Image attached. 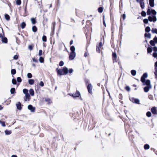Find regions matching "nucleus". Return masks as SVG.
I'll list each match as a JSON object with an SVG mask.
<instances>
[{"mask_svg": "<svg viewBox=\"0 0 157 157\" xmlns=\"http://www.w3.org/2000/svg\"><path fill=\"white\" fill-rule=\"evenodd\" d=\"M147 13V15H150L151 13L153 15V16H149L148 17V20L150 21L151 22L153 21L155 22L157 21V18L155 16V15L156 14V12L154 10H152L149 7Z\"/></svg>", "mask_w": 157, "mask_h": 157, "instance_id": "nucleus-1", "label": "nucleus"}, {"mask_svg": "<svg viewBox=\"0 0 157 157\" xmlns=\"http://www.w3.org/2000/svg\"><path fill=\"white\" fill-rule=\"evenodd\" d=\"M129 99L133 103L138 104L139 103L140 100L138 99L135 98H130Z\"/></svg>", "mask_w": 157, "mask_h": 157, "instance_id": "nucleus-2", "label": "nucleus"}, {"mask_svg": "<svg viewBox=\"0 0 157 157\" xmlns=\"http://www.w3.org/2000/svg\"><path fill=\"white\" fill-rule=\"evenodd\" d=\"M136 1L137 2L140 3L142 9L144 8L145 6L144 0H136Z\"/></svg>", "mask_w": 157, "mask_h": 157, "instance_id": "nucleus-3", "label": "nucleus"}, {"mask_svg": "<svg viewBox=\"0 0 157 157\" xmlns=\"http://www.w3.org/2000/svg\"><path fill=\"white\" fill-rule=\"evenodd\" d=\"M75 56V52H71L69 57V59L71 60H73L74 59Z\"/></svg>", "mask_w": 157, "mask_h": 157, "instance_id": "nucleus-4", "label": "nucleus"}, {"mask_svg": "<svg viewBox=\"0 0 157 157\" xmlns=\"http://www.w3.org/2000/svg\"><path fill=\"white\" fill-rule=\"evenodd\" d=\"M151 86H146L144 88V91L145 92H147L149 89L151 88Z\"/></svg>", "mask_w": 157, "mask_h": 157, "instance_id": "nucleus-5", "label": "nucleus"}, {"mask_svg": "<svg viewBox=\"0 0 157 157\" xmlns=\"http://www.w3.org/2000/svg\"><path fill=\"white\" fill-rule=\"evenodd\" d=\"M87 89L89 92L91 94L92 93V86L91 84H89L87 86Z\"/></svg>", "mask_w": 157, "mask_h": 157, "instance_id": "nucleus-6", "label": "nucleus"}, {"mask_svg": "<svg viewBox=\"0 0 157 157\" xmlns=\"http://www.w3.org/2000/svg\"><path fill=\"white\" fill-rule=\"evenodd\" d=\"M80 95V94L79 92L78 91H77L76 93L75 94H73L72 95H70L72 96L74 98V97H79Z\"/></svg>", "mask_w": 157, "mask_h": 157, "instance_id": "nucleus-7", "label": "nucleus"}, {"mask_svg": "<svg viewBox=\"0 0 157 157\" xmlns=\"http://www.w3.org/2000/svg\"><path fill=\"white\" fill-rule=\"evenodd\" d=\"M24 100L26 101H29L30 99V97L29 94H25V97H24Z\"/></svg>", "mask_w": 157, "mask_h": 157, "instance_id": "nucleus-8", "label": "nucleus"}, {"mask_svg": "<svg viewBox=\"0 0 157 157\" xmlns=\"http://www.w3.org/2000/svg\"><path fill=\"white\" fill-rule=\"evenodd\" d=\"M29 109L30 110L31 112H34L35 110V108L33 107L31 105H29L28 107Z\"/></svg>", "mask_w": 157, "mask_h": 157, "instance_id": "nucleus-9", "label": "nucleus"}, {"mask_svg": "<svg viewBox=\"0 0 157 157\" xmlns=\"http://www.w3.org/2000/svg\"><path fill=\"white\" fill-rule=\"evenodd\" d=\"M113 56V62H117V55L116 53H113L112 54Z\"/></svg>", "mask_w": 157, "mask_h": 157, "instance_id": "nucleus-10", "label": "nucleus"}, {"mask_svg": "<svg viewBox=\"0 0 157 157\" xmlns=\"http://www.w3.org/2000/svg\"><path fill=\"white\" fill-rule=\"evenodd\" d=\"M57 73L58 75H63V69H59L57 71Z\"/></svg>", "mask_w": 157, "mask_h": 157, "instance_id": "nucleus-11", "label": "nucleus"}, {"mask_svg": "<svg viewBox=\"0 0 157 157\" xmlns=\"http://www.w3.org/2000/svg\"><path fill=\"white\" fill-rule=\"evenodd\" d=\"M144 83V85H146L147 86H151L150 83V81L149 80H147Z\"/></svg>", "mask_w": 157, "mask_h": 157, "instance_id": "nucleus-12", "label": "nucleus"}, {"mask_svg": "<svg viewBox=\"0 0 157 157\" xmlns=\"http://www.w3.org/2000/svg\"><path fill=\"white\" fill-rule=\"evenodd\" d=\"M151 112L153 114H156L157 110L155 107H154L151 109Z\"/></svg>", "mask_w": 157, "mask_h": 157, "instance_id": "nucleus-13", "label": "nucleus"}, {"mask_svg": "<svg viewBox=\"0 0 157 157\" xmlns=\"http://www.w3.org/2000/svg\"><path fill=\"white\" fill-rule=\"evenodd\" d=\"M16 105L17 106V108L19 110H21V103L19 102H18L16 104Z\"/></svg>", "mask_w": 157, "mask_h": 157, "instance_id": "nucleus-14", "label": "nucleus"}, {"mask_svg": "<svg viewBox=\"0 0 157 157\" xmlns=\"http://www.w3.org/2000/svg\"><path fill=\"white\" fill-rule=\"evenodd\" d=\"M68 68L66 67H64L63 69V71L64 75H66L68 73Z\"/></svg>", "mask_w": 157, "mask_h": 157, "instance_id": "nucleus-15", "label": "nucleus"}, {"mask_svg": "<svg viewBox=\"0 0 157 157\" xmlns=\"http://www.w3.org/2000/svg\"><path fill=\"white\" fill-rule=\"evenodd\" d=\"M149 4L151 7H154V0H149Z\"/></svg>", "mask_w": 157, "mask_h": 157, "instance_id": "nucleus-16", "label": "nucleus"}, {"mask_svg": "<svg viewBox=\"0 0 157 157\" xmlns=\"http://www.w3.org/2000/svg\"><path fill=\"white\" fill-rule=\"evenodd\" d=\"M29 92L30 94L32 96H33L34 95V91L32 89H30L29 90Z\"/></svg>", "mask_w": 157, "mask_h": 157, "instance_id": "nucleus-17", "label": "nucleus"}, {"mask_svg": "<svg viewBox=\"0 0 157 157\" xmlns=\"http://www.w3.org/2000/svg\"><path fill=\"white\" fill-rule=\"evenodd\" d=\"M34 80L33 79H29L28 81L29 83L31 85H33L34 83Z\"/></svg>", "mask_w": 157, "mask_h": 157, "instance_id": "nucleus-18", "label": "nucleus"}, {"mask_svg": "<svg viewBox=\"0 0 157 157\" xmlns=\"http://www.w3.org/2000/svg\"><path fill=\"white\" fill-rule=\"evenodd\" d=\"M45 101L48 102V104H50L52 103V101L49 98H46L45 99Z\"/></svg>", "mask_w": 157, "mask_h": 157, "instance_id": "nucleus-19", "label": "nucleus"}, {"mask_svg": "<svg viewBox=\"0 0 157 157\" xmlns=\"http://www.w3.org/2000/svg\"><path fill=\"white\" fill-rule=\"evenodd\" d=\"M2 42L6 43L7 42V39L6 37H2Z\"/></svg>", "mask_w": 157, "mask_h": 157, "instance_id": "nucleus-20", "label": "nucleus"}, {"mask_svg": "<svg viewBox=\"0 0 157 157\" xmlns=\"http://www.w3.org/2000/svg\"><path fill=\"white\" fill-rule=\"evenodd\" d=\"M5 132L6 135H10L11 133V131L8 130H5Z\"/></svg>", "mask_w": 157, "mask_h": 157, "instance_id": "nucleus-21", "label": "nucleus"}, {"mask_svg": "<svg viewBox=\"0 0 157 157\" xmlns=\"http://www.w3.org/2000/svg\"><path fill=\"white\" fill-rule=\"evenodd\" d=\"M31 20L33 24H35L36 22L35 18H32L31 19Z\"/></svg>", "mask_w": 157, "mask_h": 157, "instance_id": "nucleus-22", "label": "nucleus"}, {"mask_svg": "<svg viewBox=\"0 0 157 157\" xmlns=\"http://www.w3.org/2000/svg\"><path fill=\"white\" fill-rule=\"evenodd\" d=\"M23 92L24 94H28V90L26 89H24L23 90Z\"/></svg>", "mask_w": 157, "mask_h": 157, "instance_id": "nucleus-23", "label": "nucleus"}, {"mask_svg": "<svg viewBox=\"0 0 157 157\" xmlns=\"http://www.w3.org/2000/svg\"><path fill=\"white\" fill-rule=\"evenodd\" d=\"M151 32L153 33H156L157 34V29L152 28L151 30Z\"/></svg>", "mask_w": 157, "mask_h": 157, "instance_id": "nucleus-24", "label": "nucleus"}, {"mask_svg": "<svg viewBox=\"0 0 157 157\" xmlns=\"http://www.w3.org/2000/svg\"><path fill=\"white\" fill-rule=\"evenodd\" d=\"M145 37H147L149 38H150L151 37V34L150 33H145L144 34Z\"/></svg>", "mask_w": 157, "mask_h": 157, "instance_id": "nucleus-25", "label": "nucleus"}, {"mask_svg": "<svg viewBox=\"0 0 157 157\" xmlns=\"http://www.w3.org/2000/svg\"><path fill=\"white\" fill-rule=\"evenodd\" d=\"M32 31L34 32H36L37 31V28H36V27L35 26H33V27H32Z\"/></svg>", "mask_w": 157, "mask_h": 157, "instance_id": "nucleus-26", "label": "nucleus"}, {"mask_svg": "<svg viewBox=\"0 0 157 157\" xmlns=\"http://www.w3.org/2000/svg\"><path fill=\"white\" fill-rule=\"evenodd\" d=\"M70 49L71 51V52H75V48L74 46H72L70 48Z\"/></svg>", "mask_w": 157, "mask_h": 157, "instance_id": "nucleus-27", "label": "nucleus"}, {"mask_svg": "<svg viewBox=\"0 0 157 157\" xmlns=\"http://www.w3.org/2000/svg\"><path fill=\"white\" fill-rule=\"evenodd\" d=\"M131 73L132 75L135 76L136 75V71L135 70H132L131 71Z\"/></svg>", "mask_w": 157, "mask_h": 157, "instance_id": "nucleus-28", "label": "nucleus"}, {"mask_svg": "<svg viewBox=\"0 0 157 157\" xmlns=\"http://www.w3.org/2000/svg\"><path fill=\"white\" fill-rule=\"evenodd\" d=\"M150 28L149 27L147 26L145 28V31L146 32H149L150 31Z\"/></svg>", "mask_w": 157, "mask_h": 157, "instance_id": "nucleus-29", "label": "nucleus"}, {"mask_svg": "<svg viewBox=\"0 0 157 157\" xmlns=\"http://www.w3.org/2000/svg\"><path fill=\"white\" fill-rule=\"evenodd\" d=\"M144 147L145 149L147 150V149H148L150 147H149V146L148 144H146L144 145Z\"/></svg>", "mask_w": 157, "mask_h": 157, "instance_id": "nucleus-30", "label": "nucleus"}, {"mask_svg": "<svg viewBox=\"0 0 157 157\" xmlns=\"http://www.w3.org/2000/svg\"><path fill=\"white\" fill-rule=\"evenodd\" d=\"M25 26L26 24L24 22H23L21 24V27L22 29H24L25 28Z\"/></svg>", "mask_w": 157, "mask_h": 157, "instance_id": "nucleus-31", "label": "nucleus"}, {"mask_svg": "<svg viewBox=\"0 0 157 157\" xmlns=\"http://www.w3.org/2000/svg\"><path fill=\"white\" fill-rule=\"evenodd\" d=\"M5 18L7 20H9L10 19V16L7 14L5 15Z\"/></svg>", "mask_w": 157, "mask_h": 157, "instance_id": "nucleus-32", "label": "nucleus"}, {"mask_svg": "<svg viewBox=\"0 0 157 157\" xmlns=\"http://www.w3.org/2000/svg\"><path fill=\"white\" fill-rule=\"evenodd\" d=\"M96 48V51L98 53H100V48L101 47H100L99 46L97 45Z\"/></svg>", "mask_w": 157, "mask_h": 157, "instance_id": "nucleus-33", "label": "nucleus"}, {"mask_svg": "<svg viewBox=\"0 0 157 157\" xmlns=\"http://www.w3.org/2000/svg\"><path fill=\"white\" fill-rule=\"evenodd\" d=\"M11 94H14L15 91V89L14 88H11L10 90Z\"/></svg>", "mask_w": 157, "mask_h": 157, "instance_id": "nucleus-34", "label": "nucleus"}, {"mask_svg": "<svg viewBox=\"0 0 157 157\" xmlns=\"http://www.w3.org/2000/svg\"><path fill=\"white\" fill-rule=\"evenodd\" d=\"M16 3L17 5H21V0H17L16 1Z\"/></svg>", "mask_w": 157, "mask_h": 157, "instance_id": "nucleus-35", "label": "nucleus"}, {"mask_svg": "<svg viewBox=\"0 0 157 157\" xmlns=\"http://www.w3.org/2000/svg\"><path fill=\"white\" fill-rule=\"evenodd\" d=\"M98 11L99 12L101 13L102 12L103 10V9L102 7H100L98 8Z\"/></svg>", "mask_w": 157, "mask_h": 157, "instance_id": "nucleus-36", "label": "nucleus"}, {"mask_svg": "<svg viewBox=\"0 0 157 157\" xmlns=\"http://www.w3.org/2000/svg\"><path fill=\"white\" fill-rule=\"evenodd\" d=\"M44 58L42 57H40L39 58V61L41 63H43L44 62Z\"/></svg>", "mask_w": 157, "mask_h": 157, "instance_id": "nucleus-37", "label": "nucleus"}, {"mask_svg": "<svg viewBox=\"0 0 157 157\" xmlns=\"http://www.w3.org/2000/svg\"><path fill=\"white\" fill-rule=\"evenodd\" d=\"M141 15L143 17H145L146 15V12L144 11H142L141 13Z\"/></svg>", "mask_w": 157, "mask_h": 157, "instance_id": "nucleus-38", "label": "nucleus"}, {"mask_svg": "<svg viewBox=\"0 0 157 157\" xmlns=\"http://www.w3.org/2000/svg\"><path fill=\"white\" fill-rule=\"evenodd\" d=\"M147 116L148 117H150L151 115V114L150 112H147L146 113Z\"/></svg>", "mask_w": 157, "mask_h": 157, "instance_id": "nucleus-39", "label": "nucleus"}, {"mask_svg": "<svg viewBox=\"0 0 157 157\" xmlns=\"http://www.w3.org/2000/svg\"><path fill=\"white\" fill-rule=\"evenodd\" d=\"M147 52L148 53H151L152 52L151 48L150 47H148L147 48Z\"/></svg>", "mask_w": 157, "mask_h": 157, "instance_id": "nucleus-40", "label": "nucleus"}, {"mask_svg": "<svg viewBox=\"0 0 157 157\" xmlns=\"http://www.w3.org/2000/svg\"><path fill=\"white\" fill-rule=\"evenodd\" d=\"M11 74L12 75H14L16 74V71L15 69H13L11 71Z\"/></svg>", "mask_w": 157, "mask_h": 157, "instance_id": "nucleus-41", "label": "nucleus"}, {"mask_svg": "<svg viewBox=\"0 0 157 157\" xmlns=\"http://www.w3.org/2000/svg\"><path fill=\"white\" fill-rule=\"evenodd\" d=\"M150 43L152 46H154L155 45L154 42L152 40H151L150 41Z\"/></svg>", "mask_w": 157, "mask_h": 157, "instance_id": "nucleus-42", "label": "nucleus"}, {"mask_svg": "<svg viewBox=\"0 0 157 157\" xmlns=\"http://www.w3.org/2000/svg\"><path fill=\"white\" fill-rule=\"evenodd\" d=\"M42 40L43 41L46 42V37L45 36H43L42 37Z\"/></svg>", "mask_w": 157, "mask_h": 157, "instance_id": "nucleus-43", "label": "nucleus"}, {"mask_svg": "<svg viewBox=\"0 0 157 157\" xmlns=\"http://www.w3.org/2000/svg\"><path fill=\"white\" fill-rule=\"evenodd\" d=\"M147 73H144L142 77H143L144 78H147Z\"/></svg>", "mask_w": 157, "mask_h": 157, "instance_id": "nucleus-44", "label": "nucleus"}, {"mask_svg": "<svg viewBox=\"0 0 157 157\" xmlns=\"http://www.w3.org/2000/svg\"><path fill=\"white\" fill-rule=\"evenodd\" d=\"M27 77L29 78H31L32 77V75L31 73H28L27 74Z\"/></svg>", "mask_w": 157, "mask_h": 157, "instance_id": "nucleus-45", "label": "nucleus"}, {"mask_svg": "<svg viewBox=\"0 0 157 157\" xmlns=\"http://www.w3.org/2000/svg\"><path fill=\"white\" fill-rule=\"evenodd\" d=\"M17 81L19 82H21V79L20 77H18L17 78Z\"/></svg>", "mask_w": 157, "mask_h": 157, "instance_id": "nucleus-46", "label": "nucleus"}, {"mask_svg": "<svg viewBox=\"0 0 157 157\" xmlns=\"http://www.w3.org/2000/svg\"><path fill=\"white\" fill-rule=\"evenodd\" d=\"M12 83L13 84H16L17 83L16 81V79H13L12 80Z\"/></svg>", "mask_w": 157, "mask_h": 157, "instance_id": "nucleus-47", "label": "nucleus"}, {"mask_svg": "<svg viewBox=\"0 0 157 157\" xmlns=\"http://www.w3.org/2000/svg\"><path fill=\"white\" fill-rule=\"evenodd\" d=\"M141 81L143 83H144L145 82V78L143 77H141Z\"/></svg>", "mask_w": 157, "mask_h": 157, "instance_id": "nucleus-48", "label": "nucleus"}, {"mask_svg": "<svg viewBox=\"0 0 157 157\" xmlns=\"http://www.w3.org/2000/svg\"><path fill=\"white\" fill-rule=\"evenodd\" d=\"M0 123L1 124L2 126L5 127L6 126L5 123L4 122L0 120Z\"/></svg>", "mask_w": 157, "mask_h": 157, "instance_id": "nucleus-49", "label": "nucleus"}, {"mask_svg": "<svg viewBox=\"0 0 157 157\" xmlns=\"http://www.w3.org/2000/svg\"><path fill=\"white\" fill-rule=\"evenodd\" d=\"M63 64H64V63H63V61H60V62H59V65L60 66H63Z\"/></svg>", "mask_w": 157, "mask_h": 157, "instance_id": "nucleus-50", "label": "nucleus"}, {"mask_svg": "<svg viewBox=\"0 0 157 157\" xmlns=\"http://www.w3.org/2000/svg\"><path fill=\"white\" fill-rule=\"evenodd\" d=\"M144 22L145 24H147L148 22V20L147 19H145L144 20Z\"/></svg>", "mask_w": 157, "mask_h": 157, "instance_id": "nucleus-51", "label": "nucleus"}, {"mask_svg": "<svg viewBox=\"0 0 157 157\" xmlns=\"http://www.w3.org/2000/svg\"><path fill=\"white\" fill-rule=\"evenodd\" d=\"M125 89L128 91H129L130 90V88L128 86H126L125 87Z\"/></svg>", "mask_w": 157, "mask_h": 157, "instance_id": "nucleus-52", "label": "nucleus"}, {"mask_svg": "<svg viewBox=\"0 0 157 157\" xmlns=\"http://www.w3.org/2000/svg\"><path fill=\"white\" fill-rule=\"evenodd\" d=\"M154 41L156 43H157V37L155 36L153 39Z\"/></svg>", "mask_w": 157, "mask_h": 157, "instance_id": "nucleus-53", "label": "nucleus"}, {"mask_svg": "<svg viewBox=\"0 0 157 157\" xmlns=\"http://www.w3.org/2000/svg\"><path fill=\"white\" fill-rule=\"evenodd\" d=\"M73 70L72 69H70L68 70V72L70 74L72 73L73 72Z\"/></svg>", "mask_w": 157, "mask_h": 157, "instance_id": "nucleus-54", "label": "nucleus"}, {"mask_svg": "<svg viewBox=\"0 0 157 157\" xmlns=\"http://www.w3.org/2000/svg\"><path fill=\"white\" fill-rule=\"evenodd\" d=\"M40 86H41L42 87L44 86V82H42V81H41L40 82Z\"/></svg>", "mask_w": 157, "mask_h": 157, "instance_id": "nucleus-55", "label": "nucleus"}, {"mask_svg": "<svg viewBox=\"0 0 157 157\" xmlns=\"http://www.w3.org/2000/svg\"><path fill=\"white\" fill-rule=\"evenodd\" d=\"M153 56L154 57H157V53L155 52L153 53Z\"/></svg>", "mask_w": 157, "mask_h": 157, "instance_id": "nucleus-56", "label": "nucleus"}, {"mask_svg": "<svg viewBox=\"0 0 157 157\" xmlns=\"http://www.w3.org/2000/svg\"><path fill=\"white\" fill-rule=\"evenodd\" d=\"M42 50H39V55L40 56H41L42 55Z\"/></svg>", "mask_w": 157, "mask_h": 157, "instance_id": "nucleus-57", "label": "nucleus"}, {"mask_svg": "<svg viewBox=\"0 0 157 157\" xmlns=\"http://www.w3.org/2000/svg\"><path fill=\"white\" fill-rule=\"evenodd\" d=\"M149 98L151 100H153V96L152 95H150L149 96Z\"/></svg>", "mask_w": 157, "mask_h": 157, "instance_id": "nucleus-58", "label": "nucleus"}, {"mask_svg": "<svg viewBox=\"0 0 157 157\" xmlns=\"http://www.w3.org/2000/svg\"><path fill=\"white\" fill-rule=\"evenodd\" d=\"M103 24L104 25L105 27L106 26V24L104 20V16H103Z\"/></svg>", "mask_w": 157, "mask_h": 157, "instance_id": "nucleus-59", "label": "nucleus"}, {"mask_svg": "<svg viewBox=\"0 0 157 157\" xmlns=\"http://www.w3.org/2000/svg\"><path fill=\"white\" fill-rule=\"evenodd\" d=\"M153 50L155 52H157V47H154L153 48Z\"/></svg>", "mask_w": 157, "mask_h": 157, "instance_id": "nucleus-60", "label": "nucleus"}, {"mask_svg": "<svg viewBox=\"0 0 157 157\" xmlns=\"http://www.w3.org/2000/svg\"><path fill=\"white\" fill-rule=\"evenodd\" d=\"M33 60L34 62H37L38 61L37 59L35 58H33Z\"/></svg>", "mask_w": 157, "mask_h": 157, "instance_id": "nucleus-61", "label": "nucleus"}, {"mask_svg": "<svg viewBox=\"0 0 157 157\" xmlns=\"http://www.w3.org/2000/svg\"><path fill=\"white\" fill-rule=\"evenodd\" d=\"M122 18L124 20L126 18V15L125 14H124L122 15Z\"/></svg>", "mask_w": 157, "mask_h": 157, "instance_id": "nucleus-62", "label": "nucleus"}, {"mask_svg": "<svg viewBox=\"0 0 157 157\" xmlns=\"http://www.w3.org/2000/svg\"><path fill=\"white\" fill-rule=\"evenodd\" d=\"M29 49L30 50H32L33 49V47L31 45H29L28 47Z\"/></svg>", "mask_w": 157, "mask_h": 157, "instance_id": "nucleus-63", "label": "nucleus"}, {"mask_svg": "<svg viewBox=\"0 0 157 157\" xmlns=\"http://www.w3.org/2000/svg\"><path fill=\"white\" fill-rule=\"evenodd\" d=\"M97 46H99L100 47H101L102 46V43L101 42H100L99 45H97Z\"/></svg>", "mask_w": 157, "mask_h": 157, "instance_id": "nucleus-64", "label": "nucleus"}]
</instances>
